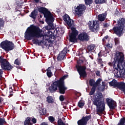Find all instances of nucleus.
Listing matches in <instances>:
<instances>
[{
    "label": "nucleus",
    "mask_w": 125,
    "mask_h": 125,
    "mask_svg": "<svg viewBox=\"0 0 125 125\" xmlns=\"http://www.w3.org/2000/svg\"><path fill=\"white\" fill-rule=\"evenodd\" d=\"M42 30L38 26L34 25H30L26 29L24 33V38L27 41H32L33 44H38V45H45L47 48L51 47L53 45V42H54V38L55 36H51L49 39L40 41L39 38H42ZM37 38L38 39H35Z\"/></svg>",
    "instance_id": "f257e3e1"
},
{
    "label": "nucleus",
    "mask_w": 125,
    "mask_h": 125,
    "mask_svg": "<svg viewBox=\"0 0 125 125\" xmlns=\"http://www.w3.org/2000/svg\"><path fill=\"white\" fill-rule=\"evenodd\" d=\"M68 78V75H64L59 80L54 82L51 86L49 87V90L51 93L56 92L57 88H59V93L61 94H65L67 87L65 86V82L64 81Z\"/></svg>",
    "instance_id": "f03ea898"
},
{
    "label": "nucleus",
    "mask_w": 125,
    "mask_h": 125,
    "mask_svg": "<svg viewBox=\"0 0 125 125\" xmlns=\"http://www.w3.org/2000/svg\"><path fill=\"white\" fill-rule=\"evenodd\" d=\"M93 104L96 106V112L98 115L102 114L105 111V102L102 93L99 92L97 94V97L93 99Z\"/></svg>",
    "instance_id": "7ed1b4c3"
},
{
    "label": "nucleus",
    "mask_w": 125,
    "mask_h": 125,
    "mask_svg": "<svg viewBox=\"0 0 125 125\" xmlns=\"http://www.w3.org/2000/svg\"><path fill=\"white\" fill-rule=\"evenodd\" d=\"M124 59L125 55H124V53L117 51L116 53L114 61L108 62V65L111 67L113 66V69H117V66L119 68V65L122 64L124 62Z\"/></svg>",
    "instance_id": "20e7f679"
},
{
    "label": "nucleus",
    "mask_w": 125,
    "mask_h": 125,
    "mask_svg": "<svg viewBox=\"0 0 125 125\" xmlns=\"http://www.w3.org/2000/svg\"><path fill=\"white\" fill-rule=\"evenodd\" d=\"M117 23V26L113 27L112 30H111V31H113V34H115L118 37L121 38L124 35V30L125 28V18L120 19Z\"/></svg>",
    "instance_id": "39448f33"
},
{
    "label": "nucleus",
    "mask_w": 125,
    "mask_h": 125,
    "mask_svg": "<svg viewBox=\"0 0 125 125\" xmlns=\"http://www.w3.org/2000/svg\"><path fill=\"white\" fill-rule=\"evenodd\" d=\"M0 65L1 69H0V74H3L4 71H10L13 69V66L11 65L9 62L6 59L3 58L2 56H0Z\"/></svg>",
    "instance_id": "423d86ee"
},
{
    "label": "nucleus",
    "mask_w": 125,
    "mask_h": 125,
    "mask_svg": "<svg viewBox=\"0 0 125 125\" xmlns=\"http://www.w3.org/2000/svg\"><path fill=\"white\" fill-rule=\"evenodd\" d=\"M83 63V60H80L77 62V64L76 65L75 68L80 75V79L82 78H86L87 74L86 73V66L84 65H81V64Z\"/></svg>",
    "instance_id": "0eeeda50"
},
{
    "label": "nucleus",
    "mask_w": 125,
    "mask_h": 125,
    "mask_svg": "<svg viewBox=\"0 0 125 125\" xmlns=\"http://www.w3.org/2000/svg\"><path fill=\"white\" fill-rule=\"evenodd\" d=\"M0 47L5 51H11V50H13L16 46L13 42L5 40L0 43Z\"/></svg>",
    "instance_id": "6e6552de"
},
{
    "label": "nucleus",
    "mask_w": 125,
    "mask_h": 125,
    "mask_svg": "<svg viewBox=\"0 0 125 125\" xmlns=\"http://www.w3.org/2000/svg\"><path fill=\"white\" fill-rule=\"evenodd\" d=\"M88 26L89 30L93 33H98L100 29V25L97 21H90L88 22Z\"/></svg>",
    "instance_id": "1a4fd4ad"
},
{
    "label": "nucleus",
    "mask_w": 125,
    "mask_h": 125,
    "mask_svg": "<svg viewBox=\"0 0 125 125\" xmlns=\"http://www.w3.org/2000/svg\"><path fill=\"white\" fill-rule=\"evenodd\" d=\"M86 10V6L83 4H79L74 10V14L78 16H82Z\"/></svg>",
    "instance_id": "9d476101"
},
{
    "label": "nucleus",
    "mask_w": 125,
    "mask_h": 125,
    "mask_svg": "<svg viewBox=\"0 0 125 125\" xmlns=\"http://www.w3.org/2000/svg\"><path fill=\"white\" fill-rule=\"evenodd\" d=\"M71 33L69 35V42H77V36L79 35V31L75 27H71Z\"/></svg>",
    "instance_id": "9b49d317"
},
{
    "label": "nucleus",
    "mask_w": 125,
    "mask_h": 125,
    "mask_svg": "<svg viewBox=\"0 0 125 125\" xmlns=\"http://www.w3.org/2000/svg\"><path fill=\"white\" fill-rule=\"evenodd\" d=\"M121 64H119V67H118V66H116L117 69H114V70H116V73L114 74L115 76L117 78H120V75L121 76V75H125V67H123L122 66V68H121L120 66ZM124 65L125 66V60L124 61Z\"/></svg>",
    "instance_id": "f8f14e48"
},
{
    "label": "nucleus",
    "mask_w": 125,
    "mask_h": 125,
    "mask_svg": "<svg viewBox=\"0 0 125 125\" xmlns=\"http://www.w3.org/2000/svg\"><path fill=\"white\" fill-rule=\"evenodd\" d=\"M91 119V115H87L86 116H83L82 118L79 120L77 122V124L78 125H87V122L89 121V120Z\"/></svg>",
    "instance_id": "ddd939ff"
},
{
    "label": "nucleus",
    "mask_w": 125,
    "mask_h": 125,
    "mask_svg": "<svg viewBox=\"0 0 125 125\" xmlns=\"http://www.w3.org/2000/svg\"><path fill=\"white\" fill-rule=\"evenodd\" d=\"M78 39L81 42H88L89 41V36L86 32H83L78 35Z\"/></svg>",
    "instance_id": "4468645a"
},
{
    "label": "nucleus",
    "mask_w": 125,
    "mask_h": 125,
    "mask_svg": "<svg viewBox=\"0 0 125 125\" xmlns=\"http://www.w3.org/2000/svg\"><path fill=\"white\" fill-rule=\"evenodd\" d=\"M63 19L64 22H65L68 27H72V26H74V21L71 19V18H70V16H69L68 14L64 15L63 16Z\"/></svg>",
    "instance_id": "2eb2a0df"
},
{
    "label": "nucleus",
    "mask_w": 125,
    "mask_h": 125,
    "mask_svg": "<svg viewBox=\"0 0 125 125\" xmlns=\"http://www.w3.org/2000/svg\"><path fill=\"white\" fill-rule=\"evenodd\" d=\"M106 103L110 110H114L117 108V103L113 100L106 98Z\"/></svg>",
    "instance_id": "dca6fc26"
},
{
    "label": "nucleus",
    "mask_w": 125,
    "mask_h": 125,
    "mask_svg": "<svg viewBox=\"0 0 125 125\" xmlns=\"http://www.w3.org/2000/svg\"><path fill=\"white\" fill-rule=\"evenodd\" d=\"M44 17L46 18V22L47 24H52V23H53V21H54V18L52 16L50 11L47 13Z\"/></svg>",
    "instance_id": "f3484780"
},
{
    "label": "nucleus",
    "mask_w": 125,
    "mask_h": 125,
    "mask_svg": "<svg viewBox=\"0 0 125 125\" xmlns=\"http://www.w3.org/2000/svg\"><path fill=\"white\" fill-rule=\"evenodd\" d=\"M66 54H67V48H64L58 55L57 57L58 61H62V60H63L66 56Z\"/></svg>",
    "instance_id": "a211bd4d"
},
{
    "label": "nucleus",
    "mask_w": 125,
    "mask_h": 125,
    "mask_svg": "<svg viewBox=\"0 0 125 125\" xmlns=\"http://www.w3.org/2000/svg\"><path fill=\"white\" fill-rule=\"evenodd\" d=\"M117 88H119L122 91H123L124 94L125 95V83L123 82H120L117 83V85L116 86Z\"/></svg>",
    "instance_id": "6ab92c4d"
},
{
    "label": "nucleus",
    "mask_w": 125,
    "mask_h": 125,
    "mask_svg": "<svg viewBox=\"0 0 125 125\" xmlns=\"http://www.w3.org/2000/svg\"><path fill=\"white\" fill-rule=\"evenodd\" d=\"M34 85L30 90V93L31 94H38V93H40V90L38 88V83H35Z\"/></svg>",
    "instance_id": "aec40b11"
},
{
    "label": "nucleus",
    "mask_w": 125,
    "mask_h": 125,
    "mask_svg": "<svg viewBox=\"0 0 125 125\" xmlns=\"http://www.w3.org/2000/svg\"><path fill=\"white\" fill-rule=\"evenodd\" d=\"M37 10L40 13H43L44 16L49 12V11H48V10L46 8L42 6L38 7Z\"/></svg>",
    "instance_id": "412c9836"
},
{
    "label": "nucleus",
    "mask_w": 125,
    "mask_h": 125,
    "mask_svg": "<svg viewBox=\"0 0 125 125\" xmlns=\"http://www.w3.org/2000/svg\"><path fill=\"white\" fill-rule=\"evenodd\" d=\"M95 51V45L90 44L87 46V49L86 50V53H91Z\"/></svg>",
    "instance_id": "4be33fe9"
},
{
    "label": "nucleus",
    "mask_w": 125,
    "mask_h": 125,
    "mask_svg": "<svg viewBox=\"0 0 125 125\" xmlns=\"http://www.w3.org/2000/svg\"><path fill=\"white\" fill-rule=\"evenodd\" d=\"M106 17H107V13H103L102 14H99L98 16V19L99 21L101 22H103L106 19Z\"/></svg>",
    "instance_id": "5701e85b"
},
{
    "label": "nucleus",
    "mask_w": 125,
    "mask_h": 125,
    "mask_svg": "<svg viewBox=\"0 0 125 125\" xmlns=\"http://www.w3.org/2000/svg\"><path fill=\"white\" fill-rule=\"evenodd\" d=\"M37 15H38V10L34 9L29 15V17H31V18H32V19L35 20L37 19Z\"/></svg>",
    "instance_id": "b1692460"
},
{
    "label": "nucleus",
    "mask_w": 125,
    "mask_h": 125,
    "mask_svg": "<svg viewBox=\"0 0 125 125\" xmlns=\"http://www.w3.org/2000/svg\"><path fill=\"white\" fill-rule=\"evenodd\" d=\"M109 84L110 86H113L114 88H116L118 84V81L115 79H113L112 81L109 82Z\"/></svg>",
    "instance_id": "393cba45"
},
{
    "label": "nucleus",
    "mask_w": 125,
    "mask_h": 125,
    "mask_svg": "<svg viewBox=\"0 0 125 125\" xmlns=\"http://www.w3.org/2000/svg\"><path fill=\"white\" fill-rule=\"evenodd\" d=\"M39 113L41 116H43V115L46 114V109L45 108L39 109Z\"/></svg>",
    "instance_id": "a878e982"
},
{
    "label": "nucleus",
    "mask_w": 125,
    "mask_h": 125,
    "mask_svg": "<svg viewBox=\"0 0 125 125\" xmlns=\"http://www.w3.org/2000/svg\"><path fill=\"white\" fill-rule=\"evenodd\" d=\"M24 125H33L32 123H31V118L27 117L26 120L24 121Z\"/></svg>",
    "instance_id": "bb28decb"
},
{
    "label": "nucleus",
    "mask_w": 125,
    "mask_h": 125,
    "mask_svg": "<svg viewBox=\"0 0 125 125\" xmlns=\"http://www.w3.org/2000/svg\"><path fill=\"white\" fill-rule=\"evenodd\" d=\"M96 4H102V3H106L107 0H95Z\"/></svg>",
    "instance_id": "cd10ccee"
},
{
    "label": "nucleus",
    "mask_w": 125,
    "mask_h": 125,
    "mask_svg": "<svg viewBox=\"0 0 125 125\" xmlns=\"http://www.w3.org/2000/svg\"><path fill=\"white\" fill-rule=\"evenodd\" d=\"M46 99L47 102H48V103H50L51 104H52V103H54V100L52 96H48L46 98Z\"/></svg>",
    "instance_id": "c85d7f7f"
},
{
    "label": "nucleus",
    "mask_w": 125,
    "mask_h": 125,
    "mask_svg": "<svg viewBox=\"0 0 125 125\" xmlns=\"http://www.w3.org/2000/svg\"><path fill=\"white\" fill-rule=\"evenodd\" d=\"M117 125H125V117L120 119V121H119Z\"/></svg>",
    "instance_id": "c756f323"
},
{
    "label": "nucleus",
    "mask_w": 125,
    "mask_h": 125,
    "mask_svg": "<svg viewBox=\"0 0 125 125\" xmlns=\"http://www.w3.org/2000/svg\"><path fill=\"white\" fill-rule=\"evenodd\" d=\"M89 85H90V86H95V81L94 80V79H91L89 80Z\"/></svg>",
    "instance_id": "7c9ffc66"
},
{
    "label": "nucleus",
    "mask_w": 125,
    "mask_h": 125,
    "mask_svg": "<svg viewBox=\"0 0 125 125\" xmlns=\"http://www.w3.org/2000/svg\"><path fill=\"white\" fill-rule=\"evenodd\" d=\"M4 27V21L3 19L0 18V30H1V28Z\"/></svg>",
    "instance_id": "2f4dec72"
},
{
    "label": "nucleus",
    "mask_w": 125,
    "mask_h": 125,
    "mask_svg": "<svg viewBox=\"0 0 125 125\" xmlns=\"http://www.w3.org/2000/svg\"><path fill=\"white\" fill-rule=\"evenodd\" d=\"M96 87L95 86H93L92 88L91 89V91L89 92V95H93L94 94V93L95 92V90H96Z\"/></svg>",
    "instance_id": "473e14b6"
},
{
    "label": "nucleus",
    "mask_w": 125,
    "mask_h": 125,
    "mask_svg": "<svg viewBox=\"0 0 125 125\" xmlns=\"http://www.w3.org/2000/svg\"><path fill=\"white\" fill-rule=\"evenodd\" d=\"M7 123L4 118H0V125H6Z\"/></svg>",
    "instance_id": "72a5a7b5"
},
{
    "label": "nucleus",
    "mask_w": 125,
    "mask_h": 125,
    "mask_svg": "<svg viewBox=\"0 0 125 125\" xmlns=\"http://www.w3.org/2000/svg\"><path fill=\"white\" fill-rule=\"evenodd\" d=\"M115 45H119L120 44V38L116 37L114 38Z\"/></svg>",
    "instance_id": "f704fd0d"
},
{
    "label": "nucleus",
    "mask_w": 125,
    "mask_h": 125,
    "mask_svg": "<svg viewBox=\"0 0 125 125\" xmlns=\"http://www.w3.org/2000/svg\"><path fill=\"white\" fill-rule=\"evenodd\" d=\"M85 5H90L93 2V0H84Z\"/></svg>",
    "instance_id": "c9c22d12"
},
{
    "label": "nucleus",
    "mask_w": 125,
    "mask_h": 125,
    "mask_svg": "<svg viewBox=\"0 0 125 125\" xmlns=\"http://www.w3.org/2000/svg\"><path fill=\"white\" fill-rule=\"evenodd\" d=\"M102 81V79L99 78L97 81L95 82V85L96 86V87H97L98 86V85H99V84H100L101 81Z\"/></svg>",
    "instance_id": "e433bc0d"
},
{
    "label": "nucleus",
    "mask_w": 125,
    "mask_h": 125,
    "mask_svg": "<svg viewBox=\"0 0 125 125\" xmlns=\"http://www.w3.org/2000/svg\"><path fill=\"white\" fill-rule=\"evenodd\" d=\"M78 105L79 108H83L84 106V103L83 101L79 102L78 103Z\"/></svg>",
    "instance_id": "4c0bfd02"
},
{
    "label": "nucleus",
    "mask_w": 125,
    "mask_h": 125,
    "mask_svg": "<svg viewBox=\"0 0 125 125\" xmlns=\"http://www.w3.org/2000/svg\"><path fill=\"white\" fill-rule=\"evenodd\" d=\"M58 125H66V124H65L64 122H63L62 119H60L58 121Z\"/></svg>",
    "instance_id": "58836bf2"
},
{
    "label": "nucleus",
    "mask_w": 125,
    "mask_h": 125,
    "mask_svg": "<svg viewBox=\"0 0 125 125\" xmlns=\"http://www.w3.org/2000/svg\"><path fill=\"white\" fill-rule=\"evenodd\" d=\"M14 64H15V65H18V66H20V60L19 59H16L14 62Z\"/></svg>",
    "instance_id": "ea45409f"
},
{
    "label": "nucleus",
    "mask_w": 125,
    "mask_h": 125,
    "mask_svg": "<svg viewBox=\"0 0 125 125\" xmlns=\"http://www.w3.org/2000/svg\"><path fill=\"white\" fill-rule=\"evenodd\" d=\"M46 75L48 78H51L53 75L52 74V72L51 71H47Z\"/></svg>",
    "instance_id": "a19ab883"
},
{
    "label": "nucleus",
    "mask_w": 125,
    "mask_h": 125,
    "mask_svg": "<svg viewBox=\"0 0 125 125\" xmlns=\"http://www.w3.org/2000/svg\"><path fill=\"white\" fill-rule=\"evenodd\" d=\"M48 120L50 123H53L55 121V118L53 116L49 117Z\"/></svg>",
    "instance_id": "79ce46f5"
},
{
    "label": "nucleus",
    "mask_w": 125,
    "mask_h": 125,
    "mask_svg": "<svg viewBox=\"0 0 125 125\" xmlns=\"http://www.w3.org/2000/svg\"><path fill=\"white\" fill-rule=\"evenodd\" d=\"M107 48H112L113 47V44L111 43H107L104 45Z\"/></svg>",
    "instance_id": "37998d69"
},
{
    "label": "nucleus",
    "mask_w": 125,
    "mask_h": 125,
    "mask_svg": "<svg viewBox=\"0 0 125 125\" xmlns=\"http://www.w3.org/2000/svg\"><path fill=\"white\" fill-rule=\"evenodd\" d=\"M97 62L98 64H103V61H102V59L101 58H98Z\"/></svg>",
    "instance_id": "c03bdc74"
},
{
    "label": "nucleus",
    "mask_w": 125,
    "mask_h": 125,
    "mask_svg": "<svg viewBox=\"0 0 125 125\" xmlns=\"http://www.w3.org/2000/svg\"><path fill=\"white\" fill-rule=\"evenodd\" d=\"M59 99L60 101L63 102L64 100H65V98H64V96L63 95H61L59 97Z\"/></svg>",
    "instance_id": "a18cd8bd"
},
{
    "label": "nucleus",
    "mask_w": 125,
    "mask_h": 125,
    "mask_svg": "<svg viewBox=\"0 0 125 125\" xmlns=\"http://www.w3.org/2000/svg\"><path fill=\"white\" fill-rule=\"evenodd\" d=\"M59 32L60 34H61V35H63V34L65 33V31L62 28H60L59 29Z\"/></svg>",
    "instance_id": "49530a36"
},
{
    "label": "nucleus",
    "mask_w": 125,
    "mask_h": 125,
    "mask_svg": "<svg viewBox=\"0 0 125 125\" xmlns=\"http://www.w3.org/2000/svg\"><path fill=\"white\" fill-rule=\"evenodd\" d=\"M102 86L103 87V91H104V89H105V86H106V83L105 82H103L102 83Z\"/></svg>",
    "instance_id": "de8ad7c7"
},
{
    "label": "nucleus",
    "mask_w": 125,
    "mask_h": 125,
    "mask_svg": "<svg viewBox=\"0 0 125 125\" xmlns=\"http://www.w3.org/2000/svg\"><path fill=\"white\" fill-rule=\"evenodd\" d=\"M110 26V24L107 23H104V28H108Z\"/></svg>",
    "instance_id": "09e8293b"
},
{
    "label": "nucleus",
    "mask_w": 125,
    "mask_h": 125,
    "mask_svg": "<svg viewBox=\"0 0 125 125\" xmlns=\"http://www.w3.org/2000/svg\"><path fill=\"white\" fill-rule=\"evenodd\" d=\"M31 122H32V123H33V124H36L37 119L33 117L31 120Z\"/></svg>",
    "instance_id": "8fccbe9b"
},
{
    "label": "nucleus",
    "mask_w": 125,
    "mask_h": 125,
    "mask_svg": "<svg viewBox=\"0 0 125 125\" xmlns=\"http://www.w3.org/2000/svg\"><path fill=\"white\" fill-rule=\"evenodd\" d=\"M96 75L97 76V77H100V71H97L96 72Z\"/></svg>",
    "instance_id": "3c124183"
},
{
    "label": "nucleus",
    "mask_w": 125,
    "mask_h": 125,
    "mask_svg": "<svg viewBox=\"0 0 125 125\" xmlns=\"http://www.w3.org/2000/svg\"><path fill=\"white\" fill-rule=\"evenodd\" d=\"M98 56L99 58H101L102 57V53H101V51L99 52V53L98 54Z\"/></svg>",
    "instance_id": "603ef678"
},
{
    "label": "nucleus",
    "mask_w": 125,
    "mask_h": 125,
    "mask_svg": "<svg viewBox=\"0 0 125 125\" xmlns=\"http://www.w3.org/2000/svg\"><path fill=\"white\" fill-rule=\"evenodd\" d=\"M108 39V36H105L102 40V41L103 42H105V40H107Z\"/></svg>",
    "instance_id": "864d4df0"
},
{
    "label": "nucleus",
    "mask_w": 125,
    "mask_h": 125,
    "mask_svg": "<svg viewBox=\"0 0 125 125\" xmlns=\"http://www.w3.org/2000/svg\"><path fill=\"white\" fill-rule=\"evenodd\" d=\"M13 91H10V94L8 96V97L9 98H10V97H12V96H13V93H12Z\"/></svg>",
    "instance_id": "5fc2aeb1"
},
{
    "label": "nucleus",
    "mask_w": 125,
    "mask_h": 125,
    "mask_svg": "<svg viewBox=\"0 0 125 125\" xmlns=\"http://www.w3.org/2000/svg\"><path fill=\"white\" fill-rule=\"evenodd\" d=\"M51 67H49L46 70V71H48V72H51Z\"/></svg>",
    "instance_id": "6e6d98bb"
},
{
    "label": "nucleus",
    "mask_w": 125,
    "mask_h": 125,
    "mask_svg": "<svg viewBox=\"0 0 125 125\" xmlns=\"http://www.w3.org/2000/svg\"><path fill=\"white\" fill-rule=\"evenodd\" d=\"M3 100H4L3 98L0 96V103H1V102H2V101H3Z\"/></svg>",
    "instance_id": "4d7b16f0"
},
{
    "label": "nucleus",
    "mask_w": 125,
    "mask_h": 125,
    "mask_svg": "<svg viewBox=\"0 0 125 125\" xmlns=\"http://www.w3.org/2000/svg\"><path fill=\"white\" fill-rule=\"evenodd\" d=\"M40 125H48L45 122H43Z\"/></svg>",
    "instance_id": "13d9d810"
},
{
    "label": "nucleus",
    "mask_w": 125,
    "mask_h": 125,
    "mask_svg": "<svg viewBox=\"0 0 125 125\" xmlns=\"http://www.w3.org/2000/svg\"><path fill=\"white\" fill-rule=\"evenodd\" d=\"M35 2H36V3H39V2H40L41 0H34Z\"/></svg>",
    "instance_id": "bf43d9fd"
},
{
    "label": "nucleus",
    "mask_w": 125,
    "mask_h": 125,
    "mask_svg": "<svg viewBox=\"0 0 125 125\" xmlns=\"http://www.w3.org/2000/svg\"><path fill=\"white\" fill-rule=\"evenodd\" d=\"M2 79V74L0 73V81Z\"/></svg>",
    "instance_id": "052dcab7"
},
{
    "label": "nucleus",
    "mask_w": 125,
    "mask_h": 125,
    "mask_svg": "<svg viewBox=\"0 0 125 125\" xmlns=\"http://www.w3.org/2000/svg\"><path fill=\"white\" fill-rule=\"evenodd\" d=\"M89 57H90V58H91V59H92V60H93L94 58L92 56L90 55V56H89Z\"/></svg>",
    "instance_id": "680f3d73"
},
{
    "label": "nucleus",
    "mask_w": 125,
    "mask_h": 125,
    "mask_svg": "<svg viewBox=\"0 0 125 125\" xmlns=\"http://www.w3.org/2000/svg\"><path fill=\"white\" fill-rule=\"evenodd\" d=\"M42 73H45V72H46V70H44L43 69H42Z\"/></svg>",
    "instance_id": "e2e57ef3"
},
{
    "label": "nucleus",
    "mask_w": 125,
    "mask_h": 125,
    "mask_svg": "<svg viewBox=\"0 0 125 125\" xmlns=\"http://www.w3.org/2000/svg\"><path fill=\"white\" fill-rule=\"evenodd\" d=\"M19 15H21V16H22V17L24 16V15H23V14H21V13H20V14H19Z\"/></svg>",
    "instance_id": "0e129e2a"
},
{
    "label": "nucleus",
    "mask_w": 125,
    "mask_h": 125,
    "mask_svg": "<svg viewBox=\"0 0 125 125\" xmlns=\"http://www.w3.org/2000/svg\"><path fill=\"white\" fill-rule=\"evenodd\" d=\"M46 30H47V31H48L49 30H50V28L48 27H45Z\"/></svg>",
    "instance_id": "69168bd1"
},
{
    "label": "nucleus",
    "mask_w": 125,
    "mask_h": 125,
    "mask_svg": "<svg viewBox=\"0 0 125 125\" xmlns=\"http://www.w3.org/2000/svg\"><path fill=\"white\" fill-rule=\"evenodd\" d=\"M40 18H42V15H40Z\"/></svg>",
    "instance_id": "338daca9"
},
{
    "label": "nucleus",
    "mask_w": 125,
    "mask_h": 125,
    "mask_svg": "<svg viewBox=\"0 0 125 125\" xmlns=\"http://www.w3.org/2000/svg\"><path fill=\"white\" fill-rule=\"evenodd\" d=\"M101 66L102 67H103V66H104V65L102 63V64L101 65Z\"/></svg>",
    "instance_id": "774afa93"
}]
</instances>
